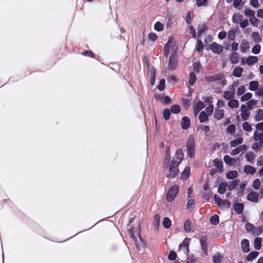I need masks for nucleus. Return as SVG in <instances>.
Here are the masks:
<instances>
[{
	"label": "nucleus",
	"mask_w": 263,
	"mask_h": 263,
	"mask_svg": "<svg viewBox=\"0 0 263 263\" xmlns=\"http://www.w3.org/2000/svg\"><path fill=\"white\" fill-rule=\"evenodd\" d=\"M178 47L176 41L173 37H171L164 48V53L165 56L171 54V56H174L176 53Z\"/></svg>",
	"instance_id": "nucleus-1"
},
{
	"label": "nucleus",
	"mask_w": 263,
	"mask_h": 263,
	"mask_svg": "<svg viewBox=\"0 0 263 263\" xmlns=\"http://www.w3.org/2000/svg\"><path fill=\"white\" fill-rule=\"evenodd\" d=\"M179 191V186L174 185L172 186L168 191L166 196V200L168 202L173 201L177 196Z\"/></svg>",
	"instance_id": "nucleus-2"
},
{
	"label": "nucleus",
	"mask_w": 263,
	"mask_h": 263,
	"mask_svg": "<svg viewBox=\"0 0 263 263\" xmlns=\"http://www.w3.org/2000/svg\"><path fill=\"white\" fill-rule=\"evenodd\" d=\"M213 111V105H209V106L207 107L204 111H202L199 115V119L201 122H204L206 121L208 117L210 115H211Z\"/></svg>",
	"instance_id": "nucleus-3"
},
{
	"label": "nucleus",
	"mask_w": 263,
	"mask_h": 263,
	"mask_svg": "<svg viewBox=\"0 0 263 263\" xmlns=\"http://www.w3.org/2000/svg\"><path fill=\"white\" fill-rule=\"evenodd\" d=\"M214 198L215 202L220 209H228L230 206V203L228 201L221 199L218 195H215Z\"/></svg>",
	"instance_id": "nucleus-4"
},
{
	"label": "nucleus",
	"mask_w": 263,
	"mask_h": 263,
	"mask_svg": "<svg viewBox=\"0 0 263 263\" xmlns=\"http://www.w3.org/2000/svg\"><path fill=\"white\" fill-rule=\"evenodd\" d=\"M190 239L185 238L179 246V252L182 254L187 255L189 252V246Z\"/></svg>",
	"instance_id": "nucleus-5"
},
{
	"label": "nucleus",
	"mask_w": 263,
	"mask_h": 263,
	"mask_svg": "<svg viewBox=\"0 0 263 263\" xmlns=\"http://www.w3.org/2000/svg\"><path fill=\"white\" fill-rule=\"evenodd\" d=\"M183 159V153L181 149H178L175 154V155L173 158L171 163L175 164L176 165H178L181 161Z\"/></svg>",
	"instance_id": "nucleus-6"
},
{
	"label": "nucleus",
	"mask_w": 263,
	"mask_h": 263,
	"mask_svg": "<svg viewBox=\"0 0 263 263\" xmlns=\"http://www.w3.org/2000/svg\"><path fill=\"white\" fill-rule=\"evenodd\" d=\"M177 166L178 165L174 163H171L169 166V173L167 174V178H174L177 175L178 172Z\"/></svg>",
	"instance_id": "nucleus-7"
},
{
	"label": "nucleus",
	"mask_w": 263,
	"mask_h": 263,
	"mask_svg": "<svg viewBox=\"0 0 263 263\" xmlns=\"http://www.w3.org/2000/svg\"><path fill=\"white\" fill-rule=\"evenodd\" d=\"M223 160L226 163L230 165H238L240 164L239 159L232 158L228 155L224 157Z\"/></svg>",
	"instance_id": "nucleus-8"
},
{
	"label": "nucleus",
	"mask_w": 263,
	"mask_h": 263,
	"mask_svg": "<svg viewBox=\"0 0 263 263\" xmlns=\"http://www.w3.org/2000/svg\"><path fill=\"white\" fill-rule=\"evenodd\" d=\"M240 116L242 119L243 120H248L250 117V113L248 110L247 107L244 104L241 105L240 107Z\"/></svg>",
	"instance_id": "nucleus-9"
},
{
	"label": "nucleus",
	"mask_w": 263,
	"mask_h": 263,
	"mask_svg": "<svg viewBox=\"0 0 263 263\" xmlns=\"http://www.w3.org/2000/svg\"><path fill=\"white\" fill-rule=\"evenodd\" d=\"M204 103L199 101L197 102L194 105V114L195 116H197L199 112L204 107Z\"/></svg>",
	"instance_id": "nucleus-10"
},
{
	"label": "nucleus",
	"mask_w": 263,
	"mask_h": 263,
	"mask_svg": "<svg viewBox=\"0 0 263 263\" xmlns=\"http://www.w3.org/2000/svg\"><path fill=\"white\" fill-rule=\"evenodd\" d=\"M210 49L214 53L219 54L223 51V47L216 43H213L210 46Z\"/></svg>",
	"instance_id": "nucleus-11"
},
{
	"label": "nucleus",
	"mask_w": 263,
	"mask_h": 263,
	"mask_svg": "<svg viewBox=\"0 0 263 263\" xmlns=\"http://www.w3.org/2000/svg\"><path fill=\"white\" fill-rule=\"evenodd\" d=\"M258 61V58L255 56H250L247 59H242L241 60V62L243 64L246 63L247 64L250 65L253 64Z\"/></svg>",
	"instance_id": "nucleus-12"
},
{
	"label": "nucleus",
	"mask_w": 263,
	"mask_h": 263,
	"mask_svg": "<svg viewBox=\"0 0 263 263\" xmlns=\"http://www.w3.org/2000/svg\"><path fill=\"white\" fill-rule=\"evenodd\" d=\"M253 139L255 141L258 142L260 145H262L263 144V133H259L257 130L255 131Z\"/></svg>",
	"instance_id": "nucleus-13"
},
{
	"label": "nucleus",
	"mask_w": 263,
	"mask_h": 263,
	"mask_svg": "<svg viewBox=\"0 0 263 263\" xmlns=\"http://www.w3.org/2000/svg\"><path fill=\"white\" fill-rule=\"evenodd\" d=\"M177 65V61L175 56H171L168 65V68L170 70L175 69Z\"/></svg>",
	"instance_id": "nucleus-14"
},
{
	"label": "nucleus",
	"mask_w": 263,
	"mask_h": 263,
	"mask_svg": "<svg viewBox=\"0 0 263 263\" xmlns=\"http://www.w3.org/2000/svg\"><path fill=\"white\" fill-rule=\"evenodd\" d=\"M156 99L163 104H170L172 101L168 96H157L156 97Z\"/></svg>",
	"instance_id": "nucleus-15"
},
{
	"label": "nucleus",
	"mask_w": 263,
	"mask_h": 263,
	"mask_svg": "<svg viewBox=\"0 0 263 263\" xmlns=\"http://www.w3.org/2000/svg\"><path fill=\"white\" fill-rule=\"evenodd\" d=\"M247 198L250 201L256 202L258 200V194L255 192H251L248 195Z\"/></svg>",
	"instance_id": "nucleus-16"
},
{
	"label": "nucleus",
	"mask_w": 263,
	"mask_h": 263,
	"mask_svg": "<svg viewBox=\"0 0 263 263\" xmlns=\"http://www.w3.org/2000/svg\"><path fill=\"white\" fill-rule=\"evenodd\" d=\"M135 242L136 243V248L138 250H140L141 248H144L146 247V242L141 237H140L139 241H138V240L135 239Z\"/></svg>",
	"instance_id": "nucleus-17"
},
{
	"label": "nucleus",
	"mask_w": 263,
	"mask_h": 263,
	"mask_svg": "<svg viewBox=\"0 0 263 263\" xmlns=\"http://www.w3.org/2000/svg\"><path fill=\"white\" fill-rule=\"evenodd\" d=\"M241 246L244 252L247 253L249 251V242L247 239H243L241 241Z\"/></svg>",
	"instance_id": "nucleus-18"
},
{
	"label": "nucleus",
	"mask_w": 263,
	"mask_h": 263,
	"mask_svg": "<svg viewBox=\"0 0 263 263\" xmlns=\"http://www.w3.org/2000/svg\"><path fill=\"white\" fill-rule=\"evenodd\" d=\"M255 119L256 121L263 120V110L258 109L255 111Z\"/></svg>",
	"instance_id": "nucleus-19"
},
{
	"label": "nucleus",
	"mask_w": 263,
	"mask_h": 263,
	"mask_svg": "<svg viewBox=\"0 0 263 263\" xmlns=\"http://www.w3.org/2000/svg\"><path fill=\"white\" fill-rule=\"evenodd\" d=\"M243 171L246 174L253 175L256 172V168L251 165H246Z\"/></svg>",
	"instance_id": "nucleus-20"
},
{
	"label": "nucleus",
	"mask_w": 263,
	"mask_h": 263,
	"mask_svg": "<svg viewBox=\"0 0 263 263\" xmlns=\"http://www.w3.org/2000/svg\"><path fill=\"white\" fill-rule=\"evenodd\" d=\"M190 126V119L186 117H184L182 118L181 122V126L183 129H187Z\"/></svg>",
	"instance_id": "nucleus-21"
},
{
	"label": "nucleus",
	"mask_w": 263,
	"mask_h": 263,
	"mask_svg": "<svg viewBox=\"0 0 263 263\" xmlns=\"http://www.w3.org/2000/svg\"><path fill=\"white\" fill-rule=\"evenodd\" d=\"M224 111L223 109H216L214 112V118L217 120L221 119L224 116Z\"/></svg>",
	"instance_id": "nucleus-22"
},
{
	"label": "nucleus",
	"mask_w": 263,
	"mask_h": 263,
	"mask_svg": "<svg viewBox=\"0 0 263 263\" xmlns=\"http://www.w3.org/2000/svg\"><path fill=\"white\" fill-rule=\"evenodd\" d=\"M259 86V83L257 81H252L249 83V89L251 91L256 90Z\"/></svg>",
	"instance_id": "nucleus-23"
},
{
	"label": "nucleus",
	"mask_w": 263,
	"mask_h": 263,
	"mask_svg": "<svg viewBox=\"0 0 263 263\" xmlns=\"http://www.w3.org/2000/svg\"><path fill=\"white\" fill-rule=\"evenodd\" d=\"M243 71L242 68L240 67H236L233 71V74L235 77H240Z\"/></svg>",
	"instance_id": "nucleus-24"
},
{
	"label": "nucleus",
	"mask_w": 263,
	"mask_h": 263,
	"mask_svg": "<svg viewBox=\"0 0 263 263\" xmlns=\"http://www.w3.org/2000/svg\"><path fill=\"white\" fill-rule=\"evenodd\" d=\"M234 209L238 214H241L243 211V205L242 203H236L234 204Z\"/></svg>",
	"instance_id": "nucleus-25"
},
{
	"label": "nucleus",
	"mask_w": 263,
	"mask_h": 263,
	"mask_svg": "<svg viewBox=\"0 0 263 263\" xmlns=\"http://www.w3.org/2000/svg\"><path fill=\"white\" fill-rule=\"evenodd\" d=\"M154 29L158 32H161L164 29V25L160 22H157L154 26Z\"/></svg>",
	"instance_id": "nucleus-26"
},
{
	"label": "nucleus",
	"mask_w": 263,
	"mask_h": 263,
	"mask_svg": "<svg viewBox=\"0 0 263 263\" xmlns=\"http://www.w3.org/2000/svg\"><path fill=\"white\" fill-rule=\"evenodd\" d=\"M227 186V182H223L221 183L218 186V193L221 194H223L226 190Z\"/></svg>",
	"instance_id": "nucleus-27"
},
{
	"label": "nucleus",
	"mask_w": 263,
	"mask_h": 263,
	"mask_svg": "<svg viewBox=\"0 0 263 263\" xmlns=\"http://www.w3.org/2000/svg\"><path fill=\"white\" fill-rule=\"evenodd\" d=\"M163 226L166 229H169L172 226V221L168 217H164L162 221Z\"/></svg>",
	"instance_id": "nucleus-28"
},
{
	"label": "nucleus",
	"mask_w": 263,
	"mask_h": 263,
	"mask_svg": "<svg viewBox=\"0 0 263 263\" xmlns=\"http://www.w3.org/2000/svg\"><path fill=\"white\" fill-rule=\"evenodd\" d=\"M206 238L204 237H201L200 239V243H201L202 249L203 251V252H204L205 254L207 255L208 252H207V249H206Z\"/></svg>",
	"instance_id": "nucleus-29"
},
{
	"label": "nucleus",
	"mask_w": 263,
	"mask_h": 263,
	"mask_svg": "<svg viewBox=\"0 0 263 263\" xmlns=\"http://www.w3.org/2000/svg\"><path fill=\"white\" fill-rule=\"evenodd\" d=\"M249 48V42L246 41H243L240 45V50L242 52H245Z\"/></svg>",
	"instance_id": "nucleus-30"
},
{
	"label": "nucleus",
	"mask_w": 263,
	"mask_h": 263,
	"mask_svg": "<svg viewBox=\"0 0 263 263\" xmlns=\"http://www.w3.org/2000/svg\"><path fill=\"white\" fill-rule=\"evenodd\" d=\"M190 173V169L189 167H185L184 171L181 174V179L185 180L189 176Z\"/></svg>",
	"instance_id": "nucleus-31"
},
{
	"label": "nucleus",
	"mask_w": 263,
	"mask_h": 263,
	"mask_svg": "<svg viewBox=\"0 0 263 263\" xmlns=\"http://www.w3.org/2000/svg\"><path fill=\"white\" fill-rule=\"evenodd\" d=\"M242 15L238 13L234 14L232 17V22L234 23H239L242 21Z\"/></svg>",
	"instance_id": "nucleus-32"
},
{
	"label": "nucleus",
	"mask_w": 263,
	"mask_h": 263,
	"mask_svg": "<svg viewBox=\"0 0 263 263\" xmlns=\"http://www.w3.org/2000/svg\"><path fill=\"white\" fill-rule=\"evenodd\" d=\"M194 146H195L194 139L193 137L190 136V137H189L188 140H187V145H186L187 149L194 148Z\"/></svg>",
	"instance_id": "nucleus-33"
},
{
	"label": "nucleus",
	"mask_w": 263,
	"mask_h": 263,
	"mask_svg": "<svg viewBox=\"0 0 263 263\" xmlns=\"http://www.w3.org/2000/svg\"><path fill=\"white\" fill-rule=\"evenodd\" d=\"M262 240L261 238H256L254 241V247L256 250H259L261 248Z\"/></svg>",
	"instance_id": "nucleus-34"
},
{
	"label": "nucleus",
	"mask_w": 263,
	"mask_h": 263,
	"mask_svg": "<svg viewBox=\"0 0 263 263\" xmlns=\"http://www.w3.org/2000/svg\"><path fill=\"white\" fill-rule=\"evenodd\" d=\"M238 173L236 171H231L229 172L227 175L226 177L229 179H233L236 178L237 176Z\"/></svg>",
	"instance_id": "nucleus-35"
},
{
	"label": "nucleus",
	"mask_w": 263,
	"mask_h": 263,
	"mask_svg": "<svg viewBox=\"0 0 263 263\" xmlns=\"http://www.w3.org/2000/svg\"><path fill=\"white\" fill-rule=\"evenodd\" d=\"M196 81V77L195 76V74L192 72L190 73L189 76V83L191 86H192L194 85V84L195 83Z\"/></svg>",
	"instance_id": "nucleus-36"
},
{
	"label": "nucleus",
	"mask_w": 263,
	"mask_h": 263,
	"mask_svg": "<svg viewBox=\"0 0 263 263\" xmlns=\"http://www.w3.org/2000/svg\"><path fill=\"white\" fill-rule=\"evenodd\" d=\"M149 72L150 74H151V84L152 85H154L155 84V76H156V70L154 68H152L149 70Z\"/></svg>",
	"instance_id": "nucleus-37"
},
{
	"label": "nucleus",
	"mask_w": 263,
	"mask_h": 263,
	"mask_svg": "<svg viewBox=\"0 0 263 263\" xmlns=\"http://www.w3.org/2000/svg\"><path fill=\"white\" fill-rule=\"evenodd\" d=\"M230 60L233 64H236L238 62L239 58L238 54L236 52H233L230 56Z\"/></svg>",
	"instance_id": "nucleus-38"
},
{
	"label": "nucleus",
	"mask_w": 263,
	"mask_h": 263,
	"mask_svg": "<svg viewBox=\"0 0 263 263\" xmlns=\"http://www.w3.org/2000/svg\"><path fill=\"white\" fill-rule=\"evenodd\" d=\"M228 106L232 108H237L239 106L238 101L235 99L230 100L228 103Z\"/></svg>",
	"instance_id": "nucleus-39"
},
{
	"label": "nucleus",
	"mask_w": 263,
	"mask_h": 263,
	"mask_svg": "<svg viewBox=\"0 0 263 263\" xmlns=\"http://www.w3.org/2000/svg\"><path fill=\"white\" fill-rule=\"evenodd\" d=\"M258 255V252L256 251H253L249 254L247 257V259L248 261L252 260L255 258Z\"/></svg>",
	"instance_id": "nucleus-40"
},
{
	"label": "nucleus",
	"mask_w": 263,
	"mask_h": 263,
	"mask_svg": "<svg viewBox=\"0 0 263 263\" xmlns=\"http://www.w3.org/2000/svg\"><path fill=\"white\" fill-rule=\"evenodd\" d=\"M243 139L241 137H239L237 139L232 141L231 142V146L235 147L238 144H241L242 142Z\"/></svg>",
	"instance_id": "nucleus-41"
},
{
	"label": "nucleus",
	"mask_w": 263,
	"mask_h": 263,
	"mask_svg": "<svg viewBox=\"0 0 263 263\" xmlns=\"http://www.w3.org/2000/svg\"><path fill=\"white\" fill-rule=\"evenodd\" d=\"M242 129L248 132H250L252 130V128L250 124L247 122H245L242 124Z\"/></svg>",
	"instance_id": "nucleus-42"
},
{
	"label": "nucleus",
	"mask_w": 263,
	"mask_h": 263,
	"mask_svg": "<svg viewBox=\"0 0 263 263\" xmlns=\"http://www.w3.org/2000/svg\"><path fill=\"white\" fill-rule=\"evenodd\" d=\"M165 87V80L163 79H161L159 82V83L157 86V88L160 91H162L164 89Z\"/></svg>",
	"instance_id": "nucleus-43"
},
{
	"label": "nucleus",
	"mask_w": 263,
	"mask_h": 263,
	"mask_svg": "<svg viewBox=\"0 0 263 263\" xmlns=\"http://www.w3.org/2000/svg\"><path fill=\"white\" fill-rule=\"evenodd\" d=\"M252 97V95L250 92H247L245 94H244L241 97V101L243 102L247 101L249 100H250Z\"/></svg>",
	"instance_id": "nucleus-44"
},
{
	"label": "nucleus",
	"mask_w": 263,
	"mask_h": 263,
	"mask_svg": "<svg viewBox=\"0 0 263 263\" xmlns=\"http://www.w3.org/2000/svg\"><path fill=\"white\" fill-rule=\"evenodd\" d=\"M234 93L232 91H226L224 93V97L227 100H232L234 98Z\"/></svg>",
	"instance_id": "nucleus-45"
},
{
	"label": "nucleus",
	"mask_w": 263,
	"mask_h": 263,
	"mask_svg": "<svg viewBox=\"0 0 263 263\" xmlns=\"http://www.w3.org/2000/svg\"><path fill=\"white\" fill-rule=\"evenodd\" d=\"M246 16L251 18L255 15V12L250 9H246L244 11Z\"/></svg>",
	"instance_id": "nucleus-46"
},
{
	"label": "nucleus",
	"mask_w": 263,
	"mask_h": 263,
	"mask_svg": "<svg viewBox=\"0 0 263 263\" xmlns=\"http://www.w3.org/2000/svg\"><path fill=\"white\" fill-rule=\"evenodd\" d=\"M171 159L170 151L168 148L166 149V157L164 159V165L168 164Z\"/></svg>",
	"instance_id": "nucleus-47"
},
{
	"label": "nucleus",
	"mask_w": 263,
	"mask_h": 263,
	"mask_svg": "<svg viewBox=\"0 0 263 263\" xmlns=\"http://www.w3.org/2000/svg\"><path fill=\"white\" fill-rule=\"evenodd\" d=\"M171 110L174 114H178L180 111V107L178 105H173L171 108Z\"/></svg>",
	"instance_id": "nucleus-48"
},
{
	"label": "nucleus",
	"mask_w": 263,
	"mask_h": 263,
	"mask_svg": "<svg viewBox=\"0 0 263 263\" xmlns=\"http://www.w3.org/2000/svg\"><path fill=\"white\" fill-rule=\"evenodd\" d=\"M148 38L149 40H150L152 42H155L157 40L158 36L156 34V33H155L154 32H151L148 35Z\"/></svg>",
	"instance_id": "nucleus-49"
},
{
	"label": "nucleus",
	"mask_w": 263,
	"mask_h": 263,
	"mask_svg": "<svg viewBox=\"0 0 263 263\" xmlns=\"http://www.w3.org/2000/svg\"><path fill=\"white\" fill-rule=\"evenodd\" d=\"M184 230L186 232H190L191 230V223L189 220H186L184 224Z\"/></svg>",
	"instance_id": "nucleus-50"
},
{
	"label": "nucleus",
	"mask_w": 263,
	"mask_h": 263,
	"mask_svg": "<svg viewBox=\"0 0 263 263\" xmlns=\"http://www.w3.org/2000/svg\"><path fill=\"white\" fill-rule=\"evenodd\" d=\"M260 185V181L258 179H256L255 180H254L253 182L252 186L254 187V189L258 190L259 188Z\"/></svg>",
	"instance_id": "nucleus-51"
},
{
	"label": "nucleus",
	"mask_w": 263,
	"mask_h": 263,
	"mask_svg": "<svg viewBox=\"0 0 263 263\" xmlns=\"http://www.w3.org/2000/svg\"><path fill=\"white\" fill-rule=\"evenodd\" d=\"M160 216L159 214H156L155 215L154 220V224L157 227V229H158V227L160 223Z\"/></svg>",
	"instance_id": "nucleus-52"
},
{
	"label": "nucleus",
	"mask_w": 263,
	"mask_h": 263,
	"mask_svg": "<svg viewBox=\"0 0 263 263\" xmlns=\"http://www.w3.org/2000/svg\"><path fill=\"white\" fill-rule=\"evenodd\" d=\"M245 145H242V146H240L239 147H237V148H236L235 149H234L233 151H232V155H237L238 154V153H240V151H241L243 149H245Z\"/></svg>",
	"instance_id": "nucleus-53"
},
{
	"label": "nucleus",
	"mask_w": 263,
	"mask_h": 263,
	"mask_svg": "<svg viewBox=\"0 0 263 263\" xmlns=\"http://www.w3.org/2000/svg\"><path fill=\"white\" fill-rule=\"evenodd\" d=\"M210 221L212 224H217L219 222V218L217 215H214L213 216L211 217L210 219Z\"/></svg>",
	"instance_id": "nucleus-54"
},
{
	"label": "nucleus",
	"mask_w": 263,
	"mask_h": 263,
	"mask_svg": "<svg viewBox=\"0 0 263 263\" xmlns=\"http://www.w3.org/2000/svg\"><path fill=\"white\" fill-rule=\"evenodd\" d=\"M249 21L253 26H256L258 22V20L254 15L249 18Z\"/></svg>",
	"instance_id": "nucleus-55"
},
{
	"label": "nucleus",
	"mask_w": 263,
	"mask_h": 263,
	"mask_svg": "<svg viewBox=\"0 0 263 263\" xmlns=\"http://www.w3.org/2000/svg\"><path fill=\"white\" fill-rule=\"evenodd\" d=\"M245 91H246V87L244 86L241 85L238 88L237 90V95L240 96V95L243 94L244 92H245Z\"/></svg>",
	"instance_id": "nucleus-56"
},
{
	"label": "nucleus",
	"mask_w": 263,
	"mask_h": 263,
	"mask_svg": "<svg viewBox=\"0 0 263 263\" xmlns=\"http://www.w3.org/2000/svg\"><path fill=\"white\" fill-rule=\"evenodd\" d=\"M171 114L168 109H165L163 112V116L164 119L167 120L169 119Z\"/></svg>",
	"instance_id": "nucleus-57"
},
{
	"label": "nucleus",
	"mask_w": 263,
	"mask_h": 263,
	"mask_svg": "<svg viewBox=\"0 0 263 263\" xmlns=\"http://www.w3.org/2000/svg\"><path fill=\"white\" fill-rule=\"evenodd\" d=\"M246 158L249 162H251L254 160V156L252 152H248L246 155Z\"/></svg>",
	"instance_id": "nucleus-58"
},
{
	"label": "nucleus",
	"mask_w": 263,
	"mask_h": 263,
	"mask_svg": "<svg viewBox=\"0 0 263 263\" xmlns=\"http://www.w3.org/2000/svg\"><path fill=\"white\" fill-rule=\"evenodd\" d=\"M260 46L258 44L255 45L252 48V51L254 54H258L260 50Z\"/></svg>",
	"instance_id": "nucleus-59"
},
{
	"label": "nucleus",
	"mask_w": 263,
	"mask_h": 263,
	"mask_svg": "<svg viewBox=\"0 0 263 263\" xmlns=\"http://www.w3.org/2000/svg\"><path fill=\"white\" fill-rule=\"evenodd\" d=\"M228 133L233 134L235 132V126L234 124L230 125L227 128Z\"/></svg>",
	"instance_id": "nucleus-60"
},
{
	"label": "nucleus",
	"mask_w": 263,
	"mask_h": 263,
	"mask_svg": "<svg viewBox=\"0 0 263 263\" xmlns=\"http://www.w3.org/2000/svg\"><path fill=\"white\" fill-rule=\"evenodd\" d=\"M215 165L220 171H222V162L218 160H215L214 161Z\"/></svg>",
	"instance_id": "nucleus-61"
},
{
	"label": "nucleus",
	"mask_w": 263,
	"mask_h": 263,
	"mask_svg": "<svg viewBox=\"0 0 263 263\" xmlns=\"http://www.w3.org/2000/svg\"><path fill=\"white\" fill-rule=\"evenodd\" d=\"M262 232H263V227H260L257 228H255V230L253 231V234L254 235H258Z\"/></svg>",
	"instance_id": "nucleus-62"
},
{
	"label": "nucleus",
	"mask_w": 263,
	"mask_h": 263,
	"mask_svg": "<svg viewBox=\"0 0 263 263\" xmlns=\"http://www.w3.org/2000/svg\"><path fill=\"white\" fill-rule=\"evenodd\" d=\"M176 253L174 251H171L168 256V258L170 260H174L176 258Z\"/></svg>",
	"instance_id": "nucleus-63"
},
{
	"label": "nucleus",
	"mask_w": 263,
	"mask_h": 263,
	"mask_svg": "<svg viewBox=\"0 0 263 263\" xmlns=\"http://www.w3.org/2000/svg\"><path fill=\"white\" fill-rule=\"evenodd\" d=\"M246 228L247 231H248L249 232H252L253 233L255 230L254 226L250 223H248L246 224Z\"/></svg>",
	"instance_id": "nucleus-64"
}]
</instances>
